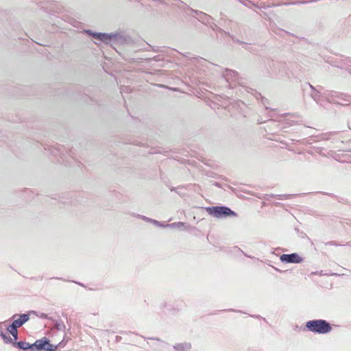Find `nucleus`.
I'll return each instance as SVG.
<instances>
[{
	"instance_id": "nucleus-8",
	"label": "nucleus",
	"mask_w": 351,
	"mask_h": 351,
	"mask_svg": "<svg viewBox=\"0 0 351 351\" xmlns=\"http://www.w3.org/2000/svg\"><path fill=\"white\" fill-rule=\"evenodd\" d=\"M176 351H189L191 349V344L189 342L176 343L173 346Z\"/></svg>"
},
{
	"instance_id": "nucleus-4",
	"label": "nucleus",
	"mask_w": 351,
	"mask_h": 351,
	"mask_svg": "<svg viewBox=\"0 0 351 351\" xmlns=\"http://www.w3.org/2000/svg\"><path fill=\"white\" fill-rule=\"evenodd\" d=\"M280 260L286 263H300L302 262V258L297 253L283 254L280 256Z\"/></svg>"
},
{
	"instance_id": "nucleus-14",
	"label": "nucleus",
	"mask_w": 351,
	"mask_h": 351,
	"mask_svg": "<svg viewBox=\"0 0 351 351\" xmlns=\"http://www.w3.org/2000/svg\"><path fill=\"white\" fill-rule=\"evenodd\" d=\"M136 217L139 219H141L145 221H147V222H150L152 223V219H150V218H148L144 215H136Z\"/></svg>"
},
{
	"instance_id": "nucleus-18",
	"label": "nucleus",
	"mask_w": 351,
	"mask_h": 351,
	"mask_svg": "<svg viewBox=\"0 0 351 351\" xmlns=\"http://www.w3.org/2000/svg\"><path fill=\"white\" fill-rule=\"evenodd\" d=\"M310 87H311V89L315 90V88L312 85L310 84Z\"/></svg>"
},
{
	"instance_id": "nucleus-16",
	"label": "nucleus",
	"mask_w": 351,
	"mask_h": 351,
	"mask_svg": "<svg viewBox=\"0 0 351 351\" xmlns=\"http://www.w3.org/2000/svg\"><path fill=\"white\" fill-rule=\"evenodd\" d=\"M193 12H194L195 13H196V14H201V15H203V16H206V15L205 14L202 13V12H198L197 10H193Z\"/></svg>"
},
{
	"instance_id": "nucleus-19",
	"label": "nucleus",
	"mask_w": 351,
	"mask_h": 351,
	"mask_svg": "<svg viewBox=\"0 0 351 351\" xmlns=\"http://www.w3.org/2000/svg\"><path fill=\"white\" fill-rule=\"evenodd\" d=\"M153 339H155V340H157V341H161L159 338H153Z\"/></svg>"
},
{
	"instance_id": "nucleus-5",
	"label": "nucleus",
	"mask_w": 351,
	"mask_h": 351,
	"mask_svg": "<svg viewBox=\"0 0 351 351\" xmlns=\"http://www.w3.org/2000/svg\"><path fill=\"white\" fill-rule=\"evenodd\" d=\"M19 317L18 319H14L12 323L10 325V326H12L13 328H19L21 326H23L25 323H26L29 319V315L27 313H23L17 315L15 314L13 316V318Z\"/></svg>"
},
{
	"instance_id": "nucleus-11",
	"label": "nucleus",
	"mask_w": 351,
	"mask_h": 351,
	"mask_svg": "<svg viewBox=\"0 0 351 351\" xmlns=\"http://www.w3.org/2000/svg\"><path fill=\"white\" fill-rule=\"evenodd\" d=\"M8 331L12 335L15 340L18 339V331L16 328L9 326L7 328Z\"/></svg>"
},
{
	"instance_id": "nucleus-2",
	"label": "nucleus",
	"mask_w": 351,
	"mask_h": 351,
	"mask_svg": "<svg viewBox=\"0 0 351 351\" xmlns=\"http://www.w3.org/2000/svg\"><path fill=\"white\" fill-rule=\"evenodd\" d=\"M209 215L217 218L237 216V213L226 206H212L206 208Z\"/></svg>"
},
{
	"instance_id": "nucleus-3",
	"label": "nucleus",
	"mask_w": 351,
	"mask_h": 351,
	"mask_svg": "<svg viewBox=\"0 0 351 351\" xmlns=\"http://www.w3.org/2000/svg\"><path fill=\"white\" fill-rule=\"evenodd\" d=\"M32 346V350L36 348L38 350L56 351L58 348V346L51 344L49 340L46 337L36 340Z\"/></svg>"
},
{
	"instance_id": "nucleus-12",
	"label": "nucleus",
	"mask_w": 351,
	"mask_h": 351,
	"mask_svg": "<svg viewBox=\"0 0 351 351\" xmlns=\"http://www.w3.org/2000/svg\"><path fill=\"white\" fill-rule=\"evenodd\" d=\"M0 336L2 337L5 343H12L13 345V340L8 335L5 334L4 332H1L0 334Z\"/></svg>"
},
{
	"instance_id": "nucleus-13",
	"label": "nucleus",
	"mask_w": 351,
	"mask_h": 351,
	"mask_svg": "<svg viewBox=\"0 0 351 351\" xmlns=\"http://www.w3.org/2000/svg\"><path fill=\"white\" fill-rule=\"evenodd\" d=\"M152 223H153V224H154V225H156V226H157L158 227L167 228L166 226V224L162 223V222H160V221H158L157 220H155V219H152Z\"/></svg>"
},
{
	"instance_id": "nucleus-10",
	"label": "nucleus",
	"mask_w": 351,
	"mask_h": 351,
	"mask_svg": "<svg viewBox=\"0 0 351 351\" xmlns=\"http://www.w3.org/2000/svg\"><path fill=\"white\" fill-rule=\"evenodd\" d=\"M166 226L170 228H177L180 230H183L186 227L185 223L181 221L172 223H167Z\"/></svg>"
},
{
	"instance_id": "nucleus-1",
	"label": "nucleus",
	"mask_w": 351,
	"mask_h": 351,
	"mask_svg": "<svg viewBox=\"0 0 351 351\" xmlns=\"http://www.w3.org/2000/svg\"><path fill=\"white\" fill-rule=\"evenodd\" d=\"M306 328L314 333L326 334L332 330V326L329 322L324 319H313L306 323Z\"/></svg>"
},
{
	"instance_id": "nucleus-20",
	"label": "nucleus",
	"mask_w": 351,
	"mask_h": 351,
	"mask_svg": "<svg viewBox=\"0 0 351 351\" xmlns=\"http://www.w3.org/2000/svg\"><path fill=\"white\" fill-rule=\"evenodd\" d=\"M120 338H121L120 337H118V336H117V341H119Z\"/></svg>"
},
{
	"instance_id": "nucleus-9",
	"label": "nucleus",
	"mask_w": 351,
	"mask_h": 351,
	"mask_svg": "<svg viewBox=\"0 0 351 351\" xmlns=\"http://www.w3.org/2000/svg\"><path fill=\"white\" fill-rule=\"evenodd\" d=\"M13 346L14 347H16L19 349H22L23 350H32V344L27 343V342H25V341H14L13 343Z\"/></svg>"
},
{
	"instance_id": "nucleus-6",
	"label": "nucleus",
	"mask_w": 351,
	"mask_h": 351,
	"mask_svg": "<svg viewBox=\"0 0 351 351\" xmlns=\"http://www.w3.org/2000/svg\"><path fill=\"white\" fill-rule=\"evenodd\" d=\"M93 37L98 40L102 41L108 44L112 39H114L117 37V34L106 33H93Z\"/></svg>"
},
{
	"instance_id": "nucleus-17",
	"label": "nucleus",
	"mask_w": 351,
	"mask_h": 351,
	"mask_svg": "<svg viewBox=\"0 0 351 351\" xmlns=\"http://www.w3.org/2000/svg\"><path fill=\"white\" fill-rule=\"evenodd\" d=\"M327 244L333 245L334 242L333 241H330V242L327 243Z\"/></svg>"
},
{
	"instance_id": "nucleus-7",
	"label": "nucleus",
	"mask_w": 351,
	"mask_h": 351,
	"mask_svg": "<svg viewBox=\"0 0 351 351\" xmlns=\"http://www.w3.org/2000/svg\"><path fill=\"white\" fill-rule=\"evenodd\" d=\"M223 76L228 82H236L238 80V73L233 70L226 69Z\"/></svg>"
},
{
	"instance_id": "nucleus-15",
	"label": "nucleus",
	"mask_w": 351,
	"mask_h": 351,
	"mask_svg": "<svg viewBox=\"0 0 351 351\" xmlns=\"http://www.w3.org/2000/svg\"><path fill=\"white\" fill-rule=\"evenodd\" d=\"M311 97H313V99L317 101V97H318V93L317 92H315L314 93H312L311 94Z\"/></svg>"
}]
</instances>
